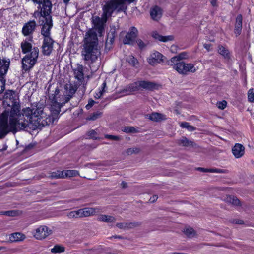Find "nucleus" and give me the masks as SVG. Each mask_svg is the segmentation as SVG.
<instances>
[{"label": "nucleus", "instance_id": "f257e3e1", "mask_svg": "<svg viewBox=\"0 0 254 254\" xmlns=\"http://www.w3.org/2000/svg\"><path fill=\"white\" fill-rule=\"evenodd\" d=\"M19 102H12L0 115V139L9 132L14 133L27 127L29 123L36 127L45 126L53 122V118L44 111L42 104L34 103L31 107L20 110Z\"/></svg>", "mask_w": 254, "mask_h": 254}, {"label": "nucleus", "instance_id": "f03ea898", "mask_svg": "<svg viewBox=\"0 0 254 254\" xmlns=\"http://www.w3.org/2000/svg\"><path fill=\"white\" fill-rule=\"evenodd\" d=\"M100 54L97 33L93 30H89L85 34L81 52L83 59L87 62L93 63L100 57Z\"/></svg>", "mask_w": 254, "mask_h": 254}, {"label": "nucleus", "instance_id": "7ed1b4c3", "mask_svg": "<svg viewBox=\"0 0 254 254\" xmlns=\"http://www.w3.org/2000/svg\"><path fill=\"white\" fill-rule=\"evenodd\" d=\"M34 4H38L37 10L33 13V17L38 19V22L52 21V4L50 0H31Z\"/></svg>", "mask_w": 254, "mask_h": 254}, {"label": "nucleus", "instance_id": "20e7f679", "mask_svg": "<svg viewBox=\"0 0 254 254\" xmlns=\"http://www.w3.org/2000/svg\"><path fill=\"white\" fill-rule=\"evenodd\" d=\"M42 26L41 34L44 37L43 44L42 46V52L43 55L49 56L52 53L53 49L54 41L50 37V31L53 27V21H44L43 23L39 22Z\"/></svg>", "mask_w": 254, "mask_h": 254}, {"label": "nucleus", "instance_id": "39448f33", "mask_svg": "<svg viewBox=\"0 0 254 254\" xmlns=\"http://www.w3.org/2000/svg\"><path fill=\"white\" fill-rule=\"evenodd\" d=\"M60 90L58 87L55 89L54 93H50L49 98L51 102V109L53 115L57 116L61 111V107L67 103L69 97L59 94Z\"/></svg>", "mask_w": 254, "mask_h": 254}, {"label": "nucleus", "instance_id": "423d86ee", "mask_svg": "<svg viewBox=\"0 0 254 254\" xmlns=\"http://www.w3.org/2000/svg\"><path fill=\"white\" fill-rule=\"evenodd\" d=\"M39 50L37 47L33 48L32 51L26 54L21 60L22 68L25 72L31 70L37 62Z\"/></svg>", "mask_w": 254, "mask_h": 254}, {"label": "nucleus", "instance_id": "0eeeda50", "mask_svg": "<svg viewBox=\"0 0 254 254\" xmlns=\"http://www.w3.org/2000/svg\"><path fill=\"white\" fill-rule=\"evenodd\" d=\"M175 69L180 74L188 75L190 73H194L198 69V67H196L192 63H186L181 62L176 63L174 66Z\"/></svg>", "mask_w": 254, "mask_h": 254}, {"label": "nucleus", "instance_id": "6e6552de", "mask_svg": "<svg viewBox=\"0 0 254 254\" xmlns=\"http://www.w3.org/2000/svg\"><path fill=\"white\" fill-rule=\"evenodd\" d=\"M156 87L157 85L154 83L146 81H139L130 86V88H131L133 91L138 90L140 88L148 90H153L156 89Z\"/></svg>", "mask_w": 254, "mask_h": 254}, {"label": "nucleus", "instance_id": "1a4fd4ad", "mask_svg": "<svg viewBox=\"0 0 254 254\" xmlns=\"http://www.w3.org/2000/svg\"><path fill=\"white\" fill-rule=\"evenodd\" d=\"M52 233V230L46 226H40L33 232V236L38 240L45 238Z\"/></svg>", "mask_w": 254, "mask_h": 254}, {"label": "nucleus", "instance_id": "9d476101", "mask_svg": "<svg viewBox=\"0 0 254 254\" xmlns=\"http://www.w3.org/2000/svg\"><path fill=\"white\" fill-rule=\"evenodd\" d=\"M138 31L135 27L130 28L129 32L126 34L123 43L125 44L133 45L137 36Z\"/></svg>", "mask_w": 254, "mask_h": 254}, {"label": "nucleus", "instance_id": "9b49d317", "mask_svg": "<svg viewBox=\"0 0 254 254\" xmlns=\"http://www.w3.org/2000/svg\"><path fill=\"white\" fill-rule=\"evenodd\" d=\"M84 67L82 65L76 64L73 68L75 78L78 80L79 86L83 84L84 82Z\"/></svg>", "mask_w": 254, "mask_h": 254}, {"label": "nucleus", "instance_id": "f8f14e48", "mask_svg": "<svg viewBox=\"0 0 254 254\" xmlns=\"http://www.w3.org/2000/svg\"><path fill=\"white\" fill-rule=\"evenodd\" d=\"M10 61L7 58L0 57V76L5 77L9 68Z\"/></svg>", "mask_w": 254, "mask_h": 254}, {"label": "nucleus", "instance_id": "ddd939ff", "mask_svg": "<svg viewBox=\"0 0 254 254\" xmlns=\"http://www.w3.org/2000/svg\"><path fill=\"white\" fill-rule=\"evenodd\" d=\"M163 56L157 51L152 53L147 59L148 63L151 65H154L162 62Z\"/></svg>", "mask_w": 254, "mask_h": 254}, {"label": "nucleus", "instance_id": "4468645a", "mask_svg": "<svg viewBox=\"0 0 254 254\" xmlns=\"http://www.w3.org/2000/svg\"><path fill=\"white\" fill-rule=\"evenodd\" d=\"M36 26V23L35 21H30L25 23L22 30V34L24 36H28L33 33L34 31Z\"/></svg>", "mask_w": 254, "mask_h": 254}, {"label": "nucleus", "instance_id": "2eb2a0df", "mask_svg": "<svg viewBox=\"0 0 254 254\" xmlns=\"http://www.w3.org/2000/svg\"><path fill=\"white\" fill-rule=\"evenodd\" d=\"M233 155L236 158L242 157L245 154V147L240 143H236L232 149Z\"/></svg>", "mask_w": 254, "mask_h": 254}, {"label": "nucleus", "instance_id": "dca6fc26", "mask_svg": "<svg viewBox=\"0 0 254 254\" xmlns=\"http://www.w3.org/2000/svg\"><path fill=\"white\" fill-rule=\"evenodd\" d=\"M80 210L82 218L94 215L99 211L97 208H85L80 209Z\"/></svg>", "mask_w": 254, "mask_h": 254}, {"label": "nucleus", "instance_id": "f3484780", "mask_svg": "<svg viewBox=\"0 0 254 254\" xmlns=\"http://www.w3.org/2000/svg\"><path fill=\"white\" fill-rule=\"evenodd\" d=\"M150 14L154 20H158L162 16V11L159 7L155 6L150 9Z\"/></svg>", "mask_w": 254, "mask_h": 254}, {"label": "nucleus", "instance_id": "a211bd4d", "mask_svg": "<svg viewBox=\"0 0 254 254\" xmlns=\"http://www.w3.org/2000/svg\"><path fill=\"white\" fill-rule=\"evenodd\" d=\"M146 117L149 120L154 122H160L166 119L165 115L156 112L147 115Z\"/></svg>", "mask_w": 254, "mask_h": 254}, {"label": "nucleus", "instance_id": "6ab92c4d", "mask_svg": "<svg viewBox=\"0 0 254 254\" xmlns=\"http://www.w3.org/2000/svg\"><path fill=\"white\" fill-rule=\"evenodd\" d=\"M242 16L241 15H239L236 18L235 23V34L236 36L239 35L241 32L242 28Z\"/></svg>", "mask_w": 254, "mask_h": 254}, {"label": "nucleus", "instance_id": "aec40b11", "mask_svg": "<svg viewBox=\"0 0 254 254\" xmlns=\"http://www.w3.org/2000/svg\"><path fill=\"white\" fill-rule=\"evenodd\" d=\"M20 47L23 54H26L29 52H31L33 49L32 44L26 40L23 41L21 43Z\"/></svg>", "mask_w": 254, "mask_h": 254}, {"label": "nucleus", "instance_id": "412c9836", "mask_svg": "<svg viewBox=\"0 0 254 254\" xmlns=\"http://www.w3.org/2000/svg\"><path fill=\"white\" fill-rule=\"evenodd\" d=\"M152 36L154 39L164 42L171 41L173 39V37L172 36H163L157 33H153L152 34Z\"/></svg>", "mask_w": 254, "mask_h": 254}, {"label": "nucleus", "instance_id": "4be33fe9", "mask_svg": "<svg viewBox=\"0 0 254 254\" xmlns=\"http://www.w3.org/2000/svg\"><path fill=\"white\" fill-rule=\"evenodd\" d=\"M98 220L107 223H112L115 221V218L110 215H100L98 217Z\"/></svg>", "mask_w": 254, "mask_h": 254}, {"label": "nucleus", "instance_id": "5701e85b", "mask_svg": "<svg viewBox=\"0 0 254 254\" xmlns=\"http://www.w3.org/2000/svg\"><path fill=\"white\" fill-rule=\"evenodd\" d=\"M218 53L223 56L225 59H230V54L229 50L223 46H219L218 49Z\"/></svg>", "mask_w": 254, "mask_h": 254}, {"label": "nucleus", "instance_id": "b1692460", "mask_svg": "<svg viewBox=\"0 0 254 254\" xmlns=\"http://www.w3.org/2000/svg\"><path fill=\"white\" fill-rule=\"evenodd\" d=\"M184 234L189 238H193L196 236V232L192 228L187 227L184 228L183 231Z\"/></svg>", "mask_w": 254, "mask_h": 254}, {"label": "nucleus", "instance_id": "393cba45", "mask_svg": "<svg viewBox=\"0 0 254 254\" xmlns=\"http://www.w3.org/2000/svg\"><path fill=\"white\" fill-rule=\"evenodd\" d=\"M25 237L24 235L20 233H14L11 234L10 239L12 241H19L23 240Z\"/></svg>", "mask_w": 254, "mask_h": 254}, {"label": "nucleus", "instance_id": "a878e982", "mask_svg": "<svg viewBox=\"0 0 254 254\" xmlns=\"http://www.w3.org/2000/svg\"><path fill=\"white\" fill-rule=\"evenodd\" d=\"M64 178L71 177L79 175L78 171L75 170H64Z\"/></svg>", "mask_w": 254, "mask_h": 254}, {"label": "nucleus", "instance_id": "bb28decb", "mask_svg": "<svg viewBox=\"0 0 254 254\" xmlns=\"http://www.w3.org/2000/svg\"><path fill=\"white\" fill-rule=\"evenodd\" d=\"M64 170H56L50 173V177L53 179L64 178Z\"/></svg>", "mask_w": 254, "mask_h": 254}, {"label": "nucleus", "instance_id": "cd10ccee", "mask_svg": "<svg viewBox=\"0 0 254 254\" xmlns=\"http://www.w3.org/2000/svg\"><path fill=\"white\" fill-rule=\"evenodd\" d=\"M69 218H80L81 217V210L79 209L77 211H72L69 212L67 214Z\"/></svg>", "mask_w": 254, "mask_h": 254}, {"label": "nucleus", "instance_id": "c85d7f7f", "mask_svg": "<svg viewBox=\"0 0 254 254\" xmlns=\"http://www.w3.org/2000/svg\"><path fill=\"white\" fill-rule=\"evenodd\" d=\"M227 201L234 205H239L240 201L236 197L234 196H229L227 197Z\"/></svg>", "mask_w": 254, "mask_h": 254}, {"label": "nucleus", "instance_id": "c756f323", "mask_svg": "<svg viewBox=\"0 0 254 254\" xmlns=\"http://www.w3.org/2000/svg\"><path fill=\"white\" fill-rule=\"evenodd\" d=\"M178 144L182 146H188L192 145V142H190L186 137H182L178 140Z\"/></svg>", "mask_w": 254, "mask_h": 254}, {"label": "nucleus", "instance_id": "7c9ffc66", "mask_svg": "<svg viewBox=\"0 0 254 254\" xmlns=\"http://www.w3.org/2000/svg\"><path fill=\"white\" fill-rule=\"evenodd\" d=\"M127 61L133 66H135L138 64L137 60L132 55H129L127 58Z\"/></svg>", "mask_w": 254, "mask_h": 254}, {"label": "nucleus", "instance_id": "2f4dec72", "mask_svg": "<svg viewBox=\"0 0 254 254\" xmlns=\"http://www.w3.org/2000/svg\"><path fill=\"white\" fill-rule=\"evenodd\" d=\"M140 151V149L138 147H132L128 148L126 150V153L127 155H130L133 154L138 153Z\"/></svg>", "mask_w": 254, "mask_h": 254}, {"label": "nucleus", "instance_id": "473e14b6", "mask_svg": "<svg viewBox=\"0 0 254 254\" xmlns=\"http://www.w3.org/2000/svg\"><path fill=\"white\" fill-rule=\"evenodd\" d=\"M65 249L64 247L60 245H56L51 249V252L53 253H60L64 252Z\"/></svg>", "mask_w": 254, "mask_h": 254}, {"label": "nucleus", "instance_id": "72a5a7b5", "mask_svg": "<svg viewBox=\"0 0 254 254\" xmlns=\"http://www.w3.org/2000/svg\"><path fill=\"white\" fill-rule=\"evenodd\" d=\"M180 126L182 128H187L188 130L190 131H193L195 129V127L190 125L189 123L187 122H182L180 123Z\"/></svg>", "mask_w": 254, "mask_h": 254}, {"label": "nucleus", "instance_id": "f704fd0d", "mask_svg": "<svg viewBox=\"0 0 254 254\" xmlns=\"http://www.w3.org/2000/svg\"><path fill=\"white\" fill-rule=\"evenodd\" d=\"M122 130L126 133H134L136 132V129L132 127H122Z\"/></svg>", "mask_w": 254, "mask_h": 254}, {"label": "nucleus", "instance_id": "c9c22d12", "mask_svg": "<svg viewBox=\"0 0 254 254\" xmlns=\"http://www.w3.org/2000/svg\"><path fill=\"white\" fill-rule=\"evenodd\" d=\"M133 226H134V225L131 223H119L117 224V226L121 229L131 228Z\"/></svg>", "mask_w": 254, "mask_h": 254}, {"label": "nucleus", "instance_id": "e433bc0d", "mask_svg": "<svg viewBox=\"0 0 254 254\" xmlns=\"http://www.w3.org/2000/svg\"><path fill=\"white\" fill-rule=\"evenodd\" d=\"M6 78L0 76V94L5 89Z\"/></svg>", "mask_w": 254, "mask_h": 254}, {"label": "nucleus", "instance_id": "4c0bfd02", "mask_svg": "<svg viewBox=\"0 0 254 254\" xmlns=\"http://www.w3.org/2000/svg\"><path fill=\"white\" fill-rule=\"evenodd\" d=\"M1 215H5L9 216H14L17 214V212L15 210L1 211L0 212Z\"/></svg>", "mask_w": 254, "mask_h": 254}, {"label": "nucleus", "instance_id": "58836bf2", "mask_svg": "<svg viewBox=\"0 0 254 254\" xmlns=\"http://www.w3.org/2000/svg\"><path fill=\"white\" fill-rule=\"evenodd\" d=\"M102 113L101 112H97L93 113L88 118L89 120H95L101 116Z\"/></svg>", "mask_w": 254, "mask_h": 254}, {"label": "nucleus", "instance_id": "ea45409f", "mask_svg": "<svg viewBox=\"0 0 254 254\" xmlns=\"http://www.w3.org/2000/svg\"><path fill=\"white\" fill-rule=\"evenodd\" d=\"M227 103L225 100L222 101L218 102L217 103V107L221 110L224 109L227 106Z\"/></svg>", "mask_w": 254, "mask_h": 254}, {"label": "nucleus", "instance_id": "a19ab883", "mask_svg": "<svg viewBox=\"0 0 254 254\" xmlns=\"http://www.w3.org/2000/svg\"><path fill=\"white\" fill-rule=\"evenodd\" d=\"M248 100L250 102H253L254 100V92L253 89H250L248 95Z\"/></svg>", "mask_w": 254, "mask_h": 254}, {"label": "nucleus", "instance_id": "79ce46f5", "mask_svg": "<svg viewBox=\"0 0 254 254\" xmlns=\"http://www.w3.org/2000/svg\"><path fill=\"white\" fill-rule=\"evenodd\" d=\"M177 61H179V59H178L177 56H174L172 57L170 61L168 62V64L169 65H173L174 64L175 65L176 64H175V63Z\"/></svg>", "mask_w": 254, "mask_h": 254}, {"label": "nucleus", "instance_id": "37998d69", "mask_svg": "<svg viewBox=\"0 0 254 254\" xmlns=\"http://www.w3.org/2000/svg\"><path fill=\"white\" fill-rule=\"evenodd\" d=\"M105 138L113 140H119L121 138L119 136H115L112 135L107 134L105 136Z\"/></svg>", "mask_w": 254, "mask_h": 254}, {"label": "nucleus", "instance_id": "c03bdc74", "mask_svg": "<svg viewBox=\"0 0 254 254\" xmlns=\"http://www.w3.org/2000/svg\"><path fill=\"white\" fill-rule=\"evenodd\" d=\"M187 53L185 52H182L178 54V55H177V57L179 61L187 58Z\"/></svg>", "mask_w": 254, "mask_h": 254}, {"label": "nucleus", "instance_id": "a18cd8bd", "mask_svg": "<svg viewBox=\"0 0 254 254\" xmlns=\"http://www.w3.org/2000/svg\"><path fill=\"white\" fill-rule=\"evenodd\" d=\"M136 43H137L139 48L141 49H143L146 46V44L144 43L141 39H138L136 41Z\"/></svg>", "mask_w": 254, "mask_h": 254}, {"label": "nucleus", "instance_id": "49530a36", "mask_svg": "<svg viewBox=\"0 0 254 254\" xmlns=\"http://www.w3.org/2000/svg\"><path fill=\"white\" fill-rule=\"evenodd\" d=\"M88 136L91 138L97 139V133L93 130L89 131Z\"/></svg>", "mask_w": 254, "mask_h": 254}, {"label": "nucleus", "instance_id": "de8ad7c7", "mask_svg": "<svg viewBox=\"0 0 254 254\" xmlns=\"http://www.w3.org/2000/svg\"><path fill=\"white\" fill-rule=\"evenodd\" d=\"M95 102L92 100V99H90L88 101V103L86 105V108L87 109V110H89L90 108H91L93 105L95 104Z\"/></svg>", "mask_w": 254, "mask_h": 254}, {"label": "nucleus", "instance_id": "09e8293b", "mask_svg": "<svg viewBox=\"0 0 254 254\" xmlns=\"http://www.w3.org/2000/svg\"><path fill=\"white\" fill-rule=\"evenodd\" d=\"M210 172L212 173H223L225 172V171L220 169H210Z\"/></svg>", "mask_w": 254, "mask_h": 254}, {"label": "nucleus", "instance_id": "8fccbe9b", "mask_svg": "<svg viewBox=\"0 0 254 254\" xmlns=\"http://www.w3.org/2000/svg\"><path fill=\"white\" fill-rule=\"evenodd\" d=\"M104 92V90H102L101 91H100L98 93H96V94L94 96V97L96 99L100 98L103 95Z\"/></svg>", "mask_w": 254, "mask_h": 254}, {"label": "nucleus", "instance_id": "3c124183", "mask_svg": "<svg viewBox=\"0 0 254 254\" xmlns=\"http://www.w3.org/2000/svg\"><path fill=\"white\" fill-rule=\"evenodd\" d=\"M13 93H14V92L12 90L6 91V92L5 94V96L6 98H8V97H10L11 96H12Z\"/></svg>", "mask_w": 254, "mask_h": 254}, {"label": "nucleus", "instance_id": "603ef678", "mask_svg": "<svg viewBox=\"0 0 254 254\" xmlns=\"http://www.w3.org/2000/svg\"><path fill=\"white\" fill-rule=\"evenodd\" d=\"M158 199L157 195H153V196L151 197L149 199V202L150 203H153L155 201H156Z\"/></svg>", "mask_w": 254, "mask_h": 254}, {"label": "nucleus", "instance_id": "864d4df0", "mask_svg": "<svg viewBox=\"0 0 254 254\" xmlns=\"http://www.w3.org/2000/svg\"><path fill=\"white\" fill-rule=\"evenodd\" d=\"M70 93H71V94L74 93L76 92V90H77V87L74 88L71 85H70Z\"/></svg>", "mask_w": 254, "mask_h": 254}, {"label": "nucleus", "instance_id": "5fc2aeb1", "mask_svg": "<svg viewBox=\"0 0 254 254\" xmlns=\"http://www.w3.org/2000/svg\"><path fill=\"white\" fill-rule=\"evenodd\" d=\"M204 47L207 50V51H210L211 50V44H204Z\"/></svg>", "mask_w": 254, "mask_h": 254}, {"label": "nucleus", "instance_id": "6e6d98bb", "mask_svg": "<svg viewBox=\"0 0 254 254\" xmlns=\"http://www.w3.org/2000/svg\"><path fill=\"white\" fill-rule=\"evenodd\" d=\"M217 0H211V3L213 6H216Z\"/></svg>", "mask_w": 254, "mask_h": 254}, {"label": "nucleus", "instance_id": "4d7b16f0", "mask_svg": "<svg viewBox=\"0 0 254 254\" xmlns=\"http://www.w3.org/2000/svg\"><path fill=\"white\" fill-rule=\"evenodd\" d=\"M198 169L199 170H201V171L202 172H210V169H205V168H199Z\"/></svg>", "mask_w": 254, "mask_h": 254}, {"label": "nucleus", "instance_id": "13d9d810", "mask_svg": "<svg viewBox=\"0 0 254 254\" xmlns=\"http://www.w3.org/2000/svg\"><path fill=\"white\" fill-rule=\"evenodd\" d=\"M121 185L123 188H125L127 187V184L125 182H122Z\"/></svg>", "mask_w": 254, "mask_h": 254}, {"label": "nucleus", "instance_id": "bf43d9fd", "mask_svg": "<svg viewBox=\"0 0 254 254\" xmlns=\"http://www.w3.org/2000/svg\"><path fill=\"white\" fill-rule=\"evenodd\" d=\"M176 47L175 46H171V51L172 52H175V50H176Z\"/></svg>", "mask_w": 254, "mask_h": 254}, {"label": "nucleus", "instance_id": "052dcab7", "mask_svg": "<svg viewBox=\"0 0 254 254\" xmlns=\"http://www.w3.org/2000/svg\"><path fill=\"white\" fill-rule=\"evenodd\" d=\"M102 85H103V89H102V90H104V88H105V87H106V82H104L103 83ZM104 91H105V90H104Z\"/></svg>", "mask_w": 254, "mask_h": 254}, {"label": "nucleus", "instance_id": "680f3d73", "mask_svg": "<svg viewBox=\"0 0 254 254\" xmlns=\"http://www.w3.org/2000/svg\"><path fill=\"white\" fill-rule=\"evenodd\" d=\"M69 0H63L65 4L68 3Z\"/></svg>", "mask_w": 254, "mask_h": 254}, {"label": "nucleus", "instance_id": "e2e57ef3", "mask_svg": "<svg viewBox=\"0 0 254 254\" xmlns=\"http://www.w3.org/2000/svg\"><path fill=\"white\" fill-rule=\"evenodd\" d=\"M115 237L117 238V236H116ZM118 238H120V236H118Z\"/></svg>", "mask_w": 254, "mask_h": 254}]
</instances>
